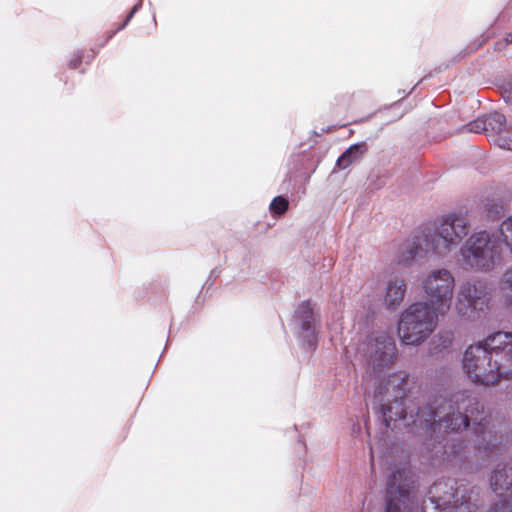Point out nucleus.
<instances>
[{"mask_svg": "<svg viewBox=\"0 0 512 512\" xmlns=\"http://www.w3.org/2000/svg\"><path fill=\"white\" fill-rule=\"evenodd\" d=\"M499 289L505 307L512 312V266L503 273L499 283Z\"/></svg>", "mask_w": 512, "mask_h": 512, "instance_id": "obj_17", "label": "nucleus"}, {"mask_svg": "<svg viewBox=\"0 0 512 512\" xmlns=\"http://www.w3.org/2000/svg\"><path fill=\"white\" fill-rule=\"evenodd\" d=\"M468 233L469 220L464 214H446L435 222L433 230L424 232L426 251L437 257H446L462 243Z\"/></svg>", "mask_w": 512, "mask_h": 512, "instance_id": "obj_4", "label": "nucleus"}, {"mask_svg": "<svg viewBox=\"0 0 512 512\" xmlns=\"http://www.w3.org/2000/svg\"><path fill=\"white\" fill-rule=\"evenodd\" d=\"M288 200L282 196L275 197L272 202L270 203V211L274 215H282L284 214L288 209Z\"/></svg>", "mask_w": 512, "mask_h": 512, "instance_id": "obj_19", "label": "nucleus"}, {"mask_svg": "<svg viewBox=\"0 0 512 512\" xmlns=\"http://www.w3.org/2000/svg\"><path fill=\"white\" fill-rule=\"evenodd\" d=\"M414 380L404 371L392 373L374 383L373 402L379 406L386 428L400 425L424 437L422 453L435 461L453 460L468 448L460 434L470 428L475 449L492 451L500 444L491 417L471 390L452 393L449 399L439 397L416 412H407L405 399Z\"/></svg>", "mask_w": 512, "mask_h": 512, "instance_id": "obj_1", "label": "nucleus"}, {"mask_svg": "<svg viewBox=\"0 0 512 512\" xmlns=\"http://www.w3.org/2000/svg\"><path fill=\"white\" fill-rule=\"evenodd\" d=\"M429 304L417 301L407 306L400 314L398 336L405 345L418 346L435 331L439 317Z\"/></svg>", "mask_w": 512, "mask_h": 512, "instance_id": "obj_5", "label": "nucleus"}, {"mask_svg": "<svg viewBox=\"0 0 512 512\" xmlns=\"http://www.w3.org/2000/svg\"><path fill=\"white\" fill-rule=\"evenodd\" d=\"M487 512H512V496L496 502Z\"/></svg>", "mask_w": 512, "mask_h": 512, "instance_id": "obj_20", "label": "nucleus"}, {"mask_svg": "<svg viewBox=\"0 0 512 512\" xmlns=\"http://www.w3.org/2000/svg\"><path fill=\"white\" fill-rule=\"evenodd\" d=\"M464 130L467 132H472V133H482L483 132L486 134L487 128L485 126L483 117H480V118L468 123L464 127Z\"/></svg>", "mask_w": 512, "mask_h": 512, "instance_id": "obj_21", "label": "nucleus"}, {"mask_svg": "<svg viewBox=\"0 0 512 512\" xmlns=\"http://www.w3.org/2000/svg\"><path fill=\"white\" fill-rule=\"evenodd\" d=\"M352 431H353V433H358L360 431V425L354 424Z\"/></svg>", "mask_w": 512, "mask_h": 512, "instance_id": "obj_29", "label": "nucleus"}, {"mask_svg": "<svg viewBox=\"0 0 512 512\" xmlns=\"http://www.w3.org/2000/svg\"><path fill=\"white\" fill-rule=\"evenodd\" d=\"M463 372L477 386L491 387L512 379V332L497 331L469 345Z\"/></svg>", "mask_w": 512, "mask_h": 512, "instance_id": "obj_2", "label": "nucleus"}, {"mask_svg": "<svg viewBox=\"0 0 512 512\" xmlns=\"http://www.w3.org/2000/svg\"><path fill=\"white\" fill-rule=\"evenodd\" d=\"M140 7H141V2L135 4L134 7L132 8V10L130 11V13L127 15V17H126L125 21L123 22V24L120 25L117 28V30L112 31L109 34L108 39L112 38L117 31L124 29L127 26V24L130 22V20L133 18L134 14L140 9Z\"/></svg>", "mask_w": 512, "mask_h": 512, "instance_id": "obj_22", "label": "nucleus"}, {"mask_svg": "<svg viewBox=\"0 0 512 512\" xmlns=\"http://www.w3.org/2000/svg\"><path fill=\"white\" fill-rule=\"evenodd\" d=\"M369 445H370V456H371V460L373 461L376 447L373 443H370Z\"/></svg>", "mask_w": 512, "mask_h": 512, "instance_id": "obj_27", "label": "nucleus"}, {"mask_svg": "<svg viewBox=\"0 0 512 512\" xmlns=\"http://www.w3.org/2000/svg\"><path fill=\"white\" fill-rule=\"evenodd\" d=\"M80 63H81V56L76 55L73 59L70 60L69 67L72 69H76V68H78Z\"/></svg>", "mask_w": 512, "mask_h": 512, "instance_id": "obj_25", "label": "nucleus"}, {"mask_svg": "<svg viewBox=\"0 0 512 512\" xmlns=\"http://www.w3.org/2000/svg\"><path fill=\"white\" fill-rule=\"evenodd\" d=\"M425 300L438 314L446 315L451 308L455 278L446 268H438L428 272L421 281Z\"/></svg>", "mask_w": 512, "mask_h": 512, "instance_id": "obj_7", "label": "nucleus"}, {"mask_svg": "<svg viewBox=\"0 0 512 512\" xmlns=\"http://www.w3.org/2000/svg\"><path fill=\"white\" fill-rule=\"evenodd\" d=\"M317 314L315 304L311 301H303L295 311L294 324L302 346L308 350L317 347Z\"/></svg>", "mask_w": 512, "mask_h": 512, "instance_id": "obj_11", "label": "nucleus"}, {"mask_svg": "<svg viewBox=\"0 0 512 512\" xmlns=\"http://www.w3.org/2000/svg\"><path fill=\"white\" fill-rule=\"evenodd\" d=\"M442 483H435L429 490V501L439 512L448 509H459L461 512H476L478 509V489L467 485H459L455 489L450 486L452 492L437 495Z\"/></svg>", "mask_w": 512, "mask_h": 512, "instance_id": "obj_10", "label": "nucleus"}, {"mask_svg": "<svg viewBox=\"0 0 512 512\" xmlns=\"http://www.w3.org/2000/svg\"><path fill=\"white\" fill-rule=\"evenodd\" d=\"M503 99L506 103L512 104V82L508 83L504 88Z\"/></svg>", "mask_w": 512, "mask_h": 512, "instance_id": "obj_24", "label": "nucleus"}, {"mask_svg": "<svg viewBox=\"0 0 512 512\" xmlns=\"http://www.w3.org/2000/svg\"><path fill=\"white\" fill-rule=\"evenodd\" d=\"M504 40H505L506 44L511 43L512 42V34H507Z\"/></svg>", "mask_w": 512, "mask_h": 512, "instance_id": "obj_28", "label": "nucleus"}, {"mask_svg": "<svg viewBox=\"0 0 512 512\" xmlns=\"http://www.w3.org/2000/svg\"><path fill=\"white\" fill-rule=\"evenodd\" d=\"M503 244L512 255V215L504 219L495 231Z\"/></svg>", "mask_w": 512, "mask_h": 512, "instance_id": "obj_18", "label": "nucleus"}, {"mask_svg": "<svg viewBox=\"0 0 512 512\" xmlns=\"http://www.w3.org/2000/svg\"><path fill=\"white\" fill-rule=\"evenodd\" d=\"M490 486L498 496H502L504 492L512 491V461L502 467L497 465L492 472Z\"/></svg>", "mask_w": 512, "mask_h": 512, "instance_id": "obj_13", "label": "nucleus"}, {"mask_svg": "<svg viewBox=\"0 0 512 512\" xmlns=\"http://www.w3.org/2000/svg\"><path fill=\"white\" fill-rule=\"evenodd\" d=\"M490 300L486 283L479 278H470L459 285L455 310L460 317L473 320L488 308Z\"/></svg>", "mask_w": 512, "mask_h": 512, "instance_id": "obj_8", "label": "nucleus"}, {"mask_svg": "<svg viewBox=\"0 0 512 512\" xmlns=\"http://www.w3.org/2000/svg\"><path fill=\"white\" fill-rule=\"evenodd\" d=\"M463 267L474 272L489 273L501 265L503 249L495 231L472 233L460 247Z\"/></svg>", "mask_w": 512, "mask_h": 512, "instance_id": "obj_3", "label": "nucleus"}, {"mask_svg": "<svg viewBox=\"0 0 512 512\" xmlns=\"http://www.w3.org/2000/svg\"><path fill=\"white\" fill-rule=\"evenodd\" d=\"M364 357L371 373L375 374L374 382L381 378L380 374L390 368L397 360L398 351L395 340L386 332H376L368 337L364 348Z\"/></svg>", "mask_w": 512, "mask_h": 512, "instance_id": "obj_9", "label": "nucleus"}, {"mask_svg": "<svg viewBox=\"0 0 512 512\" xmlns=\"http://www.w3.org/2000/svg\"><path fill=\"white\" fill-rule=\"evenodd\" d=\"M499 142V145L501 147L512 151V126L509 128V130L506 132L504 136H501L499 138Z\"/></svg>", "mask_w": 512, "mask_h": 512, "instance_id": "obj_23", "label": "nucleus"}, {"mask_svg": "<svg viewBox=\"0 0 512 512\" xmlns=\"http://www.w3.org/2000/svg\"><path fill=\"white\" fill-rule=\"evenodd\" d=\"M407 285L403 278H391L385 288L384 304L389 310L397 309L406 294Z\"/></svg>", "mask_w": 512, "mask_h": 512, "instance_id": "obj_14", "label": "nucleus"}, {"mask_svg": "<svg viewBox=\"0 0 512 512\" xmlns=\"http://www.w3.org/2000/svg\"><path fill=\"white\" fill-rule=\"evenodd\" d=\"M487 136H496L504 131L506 118L502 113L493 112L483 116Z\"/></svg>", "mask_w": 512, "mask_h": 512, "instance_id": "obj_16", "label": "nucleus"}, {"mask_svg": "<svg viewBox=\"0 0 512 512\" xmlns=\"http://www.w3.org/2000/svg\"><path fill=\"white\" fill-rule=\"evenodd\" d=\"M367 149V144L364 141L351 145L337 159V167L342 170L348 168L353 163L359 161Z\"/></svg>", "mask_w": 512, "mask_h": 512, "instance_id": "obj_15", "label": "nucleus"}, {"mask_svg": "<svg viewBox=\"0 0 512 512\" xmlns=\"http://www.w3.org/2000/svg\"><path fill=\"white\" fill-rule=\"evenodd\" d=\"M413 485L411 470L406 465H395L386 480L385 512H426L425 502L419 507Z\"/></svg>", "mask_w": 512, "mask_h": 512, "instance_id": "obj_6", "label": "nucleus"}, {"mask_svg": "<svg viewBox=\"0 0 512 512\" xmlns=\"http://www.w3.org/2000/svg\"><path fill=\"white\" fill-rule=\"evenodd\" d=\"M439 340L442 342L443 348H447L451 344V339L449 336H440Z\"/></svg>", "mask_w": 512, "mask_h": 512, "instance_id": "obj_26", "label": "nucleus"}, {"mask_svg": "<svg viewBox=\"0 0 512 512\" xmlns=\"http://www.w3.org/2000/svg\"><path fill=\"white\" fill-rule=\"evenodd\" d=\"M426 251L424 234L422 236H415L411 239H407L399 248L397 261L400 265L410 266L416 256H420L421 253Z\"/></svg>", "mask_w": 512, "mask_h": 512, "instance_id": "obj_12", "label": "nucleus"}]
</instances>
